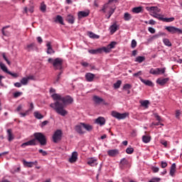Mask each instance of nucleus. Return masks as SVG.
I'll return each mask as SVG.
<instances>
[{
	"label": "nucleus",
	"instance_id": "obj_7",
	"mask_svg": "<svg viewBox=\"0 0 182 182\" xmlns=\"http://www.w3.org/2000/svg\"><path fill=\"white\" fill-rule=\"evenodd\" d=\"M117 43L116 41H112L107 47H102L105 53H110V50L113 49Z\"/></svg>",
	"mask_w": 182,
	"mask_h": 182
},
{
	"label": "nucleus",
	"instance_id": "obj_29",
	"mask_svg": "<svg viewBox=\"0 0 182 182\" xmlns=\"http://www.w3.org/2000/svg\"><path fill=\"white\" fill-rule=\"evenodd\" d=\"M132 12L134 14H140V12H143V6H138V7L133 8Z\"/></svg>",
	"mask_w": 182,
	"mask_h": 182
},
{
	"label": "nucleus",
	"instance_id": "obj_47",
	"mask_svg": "<svg viewBox=\"0 0 182 182\" xmlns=\"http://www.w3.org/2000/svg\"><path fill=\"white\" fill-rule=\"evenodd\" d=\"M28 82H29L28 80V77H23L21 80V83L22 85H23L24 86H26V85H28Z\"/></svg>",
	"mask_w": 182,
	"mask_h": 182
},
{
	"label": "nucleus",
	"instance_id": "obj_6",
	"mask_svg": "<svg viewBox=\"0 0 182 182\" xmlns=\"http://www.w3.org/2000/svg\"><path fill=\"white\" fill-rule=\"evenodd\" d=\"M62 130L60 129H57L53 135V143H59L60 140H62V135H63Z\"/></svg>",
	"mask_w": 182,
	"mask_h": 182
},
{
	"label": "nucleus",
	"instance_id": "obj_50",
	"mask_svg": "<svg viewBox=\"0 0 182 182\" xmlns=\"http://www.w3.org/2000/svg\"><path fill=\"white\" fill-rule=\"evenodd\" d=\"M149 73H150V75H158L157 68H156V69L151 68L150 70H149Z\"/></svg>",
	"mask_w": 182,
	"mask_h": 182
},
{
	"label": "nucleus",
	"instance_id": "obj_44",
	"mask_svg": "<svg viewBox=\"0 0 182 182\" xmlns=\"http://www.w3.org/2000/svg\"><path fill=\"white\" fill-rule=\"evenodd\" d=\"M133 153H134V149H133L132 146H129L126 149L127 154H133Z\"/></svg>",
	"mask_w": 182,
	"mask_h": 182
},
{
	"label": "nucleus",
	"instance_id": "obj_64",
	"mask_svg": "<svg viewBox=\"0 0 182 182\" xmlns=\"http://www.w3.org/2000/svg\"><path fill=\"white\" fill-rule=\"evenodd\" d=\"M37 41L41 44L43 42V40L42 39V37L38 36L37 37Z\"/></svg>",
	"mask_w": 182,
	"mask_h": 182
},
{
	"label": "nucleus",
	"instance_id": "obj_16",
	"mask_svg": "<svg viewBox=\"0 0 182 182\" xmlns=\"http://www.w3.org/2000/svg\"><path fill=\"white\" fill-rule=\"evenodd\" d=\"M107 154L109 157H116L119 154V149H110L107 151Z\"/></svg>",
	"mask_w": 182,
	"mask_h": 182
},
{
	"label": "nucleus",
	"instance_id": "obj_12",
	"mask_svg": "<svg viewBox=\"0 0 182 182\" xmlns=\"http://www.w3.org/2000/svg\"><path fill=\"white\" fill-rule=\"evenodd\" d=\"M139 79L141 80L142 83L146 85V86H149V87H154V83H153L151 80H144L141 77H139Z\"/></svg>",
	"mask_w": 182,
	"mask_h": 182
},
{
	"label": "nucleus",
	"instance_id": "obj_24",
	"mask_svg": "<svg viewBox=\"0 0 182 182\" xmlns=\"http://www.w3.org/2000/svg\"><path fill=\"white\" fill-rule=\"evenodd\" d=\"M95 103H97V105H100V103H103L105 102V100L99 96H94L92 98Z\"/></svg>",
	"mask_w": 182,
	"mask_h": 182
},
{
	"label": "nucleus",
	"instance_id": "obj_51",
	"mask_svg": "<svg viewBox=\"0 0 182 182\" xmlns=\"http://www.w3.org/2000/svg\"><path fill=\"white\" fill-rule=\"evenodd\" d=\"M136 46H137V41H136V40H132L131 43V48H132V49H134Z\"/></svg>",
	"mask_w": 182,
	"mask_h": 182
},
{
	"label": "nucleus",
	"instance_id": "obj_42",
	"mask_svg": "<svg viewBox=\"0 0 182 182\" xmlns=\"http://www.w3.org/2000/svg\"><path fill=\"white\" fill-rule=\"evenodd\" d=\"M151 16H153V18H156V19H159V21H163V16H161V15L154 12V14L151 15Z\"/></svg>",
	"mask_w": 182,
	"mask_h": 182
},
{
	"label": "nucleus",
	"instance_id": "obj_3",
	"mask_svg": "<svg viewBox=\"0 0 182 182\" xmlns=\"http://www.w3.org/2000/svg\"><path fill=\"white\" fill-rule=\"evenodd\" d=\"M54 70H62L63 69V59L57 58L53 62Z\"/></svg>",
	"mask_w": 182,
	"mask_h": 182
},
{
	"label": "nucleus",
	"instance_id": "obj_18",
	"mask_svg": "<svg viewBox=\"0 0 182 182\" xmlns=\"http://www.w3.org/2000/svg\"><path fill=\"white\" fill-rule=\"evenodd\" d=\"M47 46V53L48 55H52V53H55V50H53V48H52V43L48 42L46 44Z\"/></svg>",
	"mask_w": 182,
	"mask_h": 182
},
{
	"label": "nucleus",
	"instance_id": "obj_32",
	"mask_svg": "<svg viewBox=\"0 0 182 182\" xmlns=\"http://www.w3.org/2000/svg\"><path fill=\"white\" fill-rule=\"evenodd\" d=\"M146 11H156V12H160V9L157 6H151V7H146Z\"/></svg>",
	"mask_w": 182,
	"mask_h": 182
},
{
	"label": "nucleus",
	"instance_id": "obj_20",
	"mask_svg": "<svg viewBox=\"0 0 182 182\" xmlns=\"http://www.w3.org/2000/svg\"><path fill=\"white\" fill-rule=\"evenodd\" d=\"M54 22H55V23H60V25H65V22H63V17L60 15L56 16Z\"/></svg>",
	"mask_w": 182,
	"mask_h": 182
},
{
	"label": "nucleus",
	"instance_id": "obj_43",
	"mask_svg": "<svg viewBox=\"0 0 182 182\" xmlns=\"http://www.w3.org/2000/svg\"><path fill=\"white\" fill-rule=\"evenodd\" d=\"M0 68L3 70V72H5L6 73H8L9 70H8V68H6V65L5 64L0 63Z\"/></svg>",
	"mask_w": 182,
	"mask_h": 182
},
{
	"label": "nucleus",
	"instance_id": "obj_21",
	"mask_svg": "<svg viewBox=\"0 0 182 182\" xmlns=\"http://www.w3.org/2000/svg\"><path fill=\"white\" fill-rule=\"evenodd\" d=\"M132 86L130 84H124L122 87V90L124 92H127V95H130L131 91L130 89H132Z\"/></svg>",
	"mask_w": 182,
	"mask_h": 182
},
{
	"label": "nucleus",
	"instance_id": "obj_63",
	"mask_svg": "<svg viewBox=\"0 0 182 182\" xmlns=\"http://www.w3.org/2000/svg\"><path fill=\"white\" fill-rule=\"evenodd\" d=\"M161 144L164 146V147H167V141H166V140L161 141Z\"/></svg>",
	"mask_w": 182,
	"mask_h": 182
},
{
	"label": "nucleus",
	"instance_id": "obj_53",
	"mask_svg": "<svg viewBox=\"0 0 182 182\" xmlns=\"http://www.w3.org/2000/svg\"><path fill=\"white\" fill-rule=\"evenodd\" d=\"M38 153L42 154V156H48V152L46 151H44L43 149H39Z\"/></svg>",
	"mask_w": 182,
	"mask_h": 182
},
{
	"label": "nucleus",
	"instance_id": "obj_9",
	"mask_svg": "<svg viewBox=\"0 0 182 182\" xmlns=\"http://www.w3.org/2000/svg\"><path fill=\"white\" fill-rule=\"evenodd\" d=\"M65 21L68 23L73 25V23H75V21H76V18H75V16L72 14H68L65 17Z\"/></svg>",
	"mask_w": 182,
	"mask_h": 182
},
{
	"label": "nucleus",
	"instance_id": "obj_14",
	"mask_svg": "<svg viewBox=\"0 0 182 182\" xmlns=\"http://www.w3.org/2000/svg\"><path fill=\"white\" fill-rule=\"evenodd\" d=\"M95 123L100 126H105L106 124V119L103 117H99L95 119Z\"/></svg>",
	"mask_w": 182,
	"mask_h": 182
},
{
	"label": "nucleus",
	"instance_id": "obj_48",
	"mask_svg": "<svg viewBox=\"0 0 182 182\" xmlns=\"http://www.w3.org/2000/svg\"><path fill=\"white\" fill-rule=\"evenodd\" d=\"M1 33L4 35V36L9 37L11 36V33L8 31L4 30V28L1 29Z\"/></svg>",
	"mask_w": 182,
	"mask_h": 182
},
{
	"label": "nucleus",
	"instance_id": "obj_2",
	"mask_svg": "<svg viewBox=\"0 0 182 182\" xmlns=\"http://www.w3.org/2000/svg\"><path fill=\"white\" fill-rule=\"evenodd\" d=\"M34 139H32L26 142L23 143L21 147L25 149L27 146H37L36 141L40 143L41 146H46L48 144V139L46 136L42 132H35L33 134Z\"/></svg>",
	"mask_w": 182,
	"mask_h": 182
},
{
	"label": "nucleus",
	"instance_id": "obj_33",
	"mask_svg": "<svg viewBox=\"0 0 182 182\" xmlns=\"http://www.w3.org/2000/svg\"><path fill=\"white\" fill-rule=\"evenodd\" d=\"M151 137L149 136L144 135L142 136V141L145 144L150 143Z\"/></svg>",
	"mask_w": 182,
	"mask_h": 182
},
{
	"label": "nucleus",
	"instance_id": "obj_54",
	"mask_svg": "<svg viewBox=\"0 0 182 182\" xmlns=\"http://www.w3.org/2000/svg\"><path fill=\"white\" fill-rule=\"evenodd\" d=\"M154 116L155 119H156V120L158 122H161V117H160V115H159V114L154 113Z\"/></svg>",
	"mask_w": 182,
	"mask_h": 182
},
{
	"label": "nucleus",
	"instance_id": "obj_55",
	"mask_svg": "<svg viewBox=\"0 0 182 182\" xmlns=\"http://www.w3.org/2000/svg\"><path fill=\"white\" fill-rule=\"evenodd\" d=\"M2 56H3V58L4 59V60H6V63H8V65H11V61H9V60H8V58H6L5 53H4L2 54Z\"/></svg>",
	"mask_w": 182,
	"mask_h": 182
},
{
	"label": "nucleus",
	"instance_id": "obj_5",
	"mask_svg": "<svg viewBox=\"0 0 182 182\" xmlns=\"http://www.w3.org/2000/svg\"><path fill=\"white\" fill-rule=\"evenodd\" d=\"M165 29L170 33H172V35H174L175 33H178V35H182V30L175 26H166Z\"/></svg>",
	"mask_w": 182,
	"mask_h": 182
},
{
	"label": "nucleus",
	"instance_id": "obj_60",
	"mask_svg": "<svg viewBox=\"0 0 182 182\" xmlns=\"http://www.w3.org/2000/svg\"><path fill=\"white\" fill-rule=\"evenodd\" d=\"M148 31L150 32V33H156V29H154L153 27H149Z\"/></svg>",
	"mask_w": 182,
	"mask_h": 182
},
{
	"label": "nucleus",
	"instance_id": "obj_62",
	"mask_svg": "<svg viewBox=\"0 0 182 182\" xmlns=\"http://www.w3.org/2000/svg\"><path fill=\"white\" fill-rule=\"evenodd\" d=\"M28 80H35L36 77L34 75H28L27 77Z\"/></svg>",
	"mask_w": 182,
	"mask_h": 182
},
{
	"label": "nucleus",
	"instance_id": "obj_8",
	"mask_svg": "<svg viewBox=\"0 0 182 182\" xmlns=\"http://www.w3.org/2000/svg\"><path fill=\"white\" fill-rule=\"evenodd\" d=\"M170 80V78H161L159 77L156 80L157 85H159V86H166V84Z\"/></svg>",
	"mask_w": 182,
	"mask_h": 182
},
{
	"label": "nucleus",
	"instance_id": "obj_26",
	"mask_svg": "<svg viewBox=\"0 0 182 182\" xmlns=\"http://www.w3.org/2000/svg\"><path fill=\"white\" fill-rule=\"evenodd\" d=\"M112 2H117V0H108V3L105 4L101 11L104 12V14H106V9L109 8V4H112Z\"/></svg>",
	"mask_w": 182,
	"mask_h": 182
},
{
	"label": "nucleus",
	"instance_id": "obj_58",
	"mask_svg": "<svg viewBox=\"0 0 182 182\" xmlns=\"http://www.w3.org/2000/svg\"><path fill=\"white\" fill-rule=\"evenodd\" d=\"M8 75H10L11 76H12L13 77H18V74L15 73H12L11 71H9L7 73Z\"/></svg>",
	"mask_w": 182,
	"mask_h": 182
},
{
	"label": "nucleus",
	"instance_id": "obj_4",
	"mask_svg": "<svg viewBox=\"0 0 182 182\" xmlns=\"http://www.w3.org/2000/svg\"><path fill=\"white\" fill-rule=\"evenodd\" d=\"M111 114H112V117H114L115 119H117L118 120H124V119L129 117V112L120 113V112H117L116 111H112Z\"/></svg>",
	"mask_w": 182,
	"mask_h": 182
},
{
	"label": "nucleus",
	"instance_id": "obj_28",
	"mask_svg": "<svg viewBox=\"0 0 182 182\" xmlns=\"http://www.w3.org/2000/svg\"><path fill=\"white\" fill-rule=\"evenodd\" d=\"M87 35H88L89 38H91V39H99V38H100V36H99L97 34H95V33H93L92 31H88Z\"/></svg>",
	"mask_w": 182,
	"mask_h": 182
},
{
	"label": "nucleus",
	"instance_id": "obj_46",
	"mask_svg": "<svg viewBox=\"0 0 182 182\" xmlns=\"http://www.w3.org/2000/svg\"><path fill=\"white\" fill-rule=\"evenodd\" d=\"M174 17H171V18H162V21L163 22H173L174 21Z\"/></svg>",
	"mask_w": 182,
	"mask_h": 182
},
{
	"label": "nucleus",
	"instance_id": "obj_23",
	"mask_svg": "<svg viewBox=\"0 0 182 182\" xmlns=\"http://www.w3.org/2000/svg\"><path fill=\"white\" fill-rule=\"evenodd\" d=\"M38 47L36 46V43H32L31 44L27 45L26 50L28 52H31V50H35V49H37Z\"/></svg>",
	"mask_w": 182,
	"mask_h": 182
},
{
	"label": "nucleus",
	"instance_id": "obj_19",
	"mask_svg": "<svg viewBox=\"0 0 182 182\" xmlns=\"http://www.w3.org/2000/svg\"><path fill=\"white\" fill-rule=\"evenodd\" d=\"M77 161V152L74 151L72 154L71 157L69 159L70 163H75Z\"/></svg>",
	"mask_w": 182,
	"mask_h": 182
},
{
	"label": "nucleus",
	"instance_id": "obj_13",
	"mask_svg": "<svg viewBox=\"0 0 182 182\" xmlns=\"http://www.w3.org/2000/svg\"><path fill=\"white\" fill-rule=\"evenodd\" d=\"M82 127H83L82 122L75 125V130L78 133V134H85V132L82 129Z\"/></svg>",
	"mask_w": 182,
	"mask_h": 182
},
{
	"label": "nucleus",
	"instance_id": "obj_56",
	"mask_svg": "<svg viewBox=\"0 0 182 182\" xmlns=\"http://www.w3.org/2000/svg\"><path fill=\"white\" fill-rule=\"evenodd\" d=\"M167 166H168V164L166 161H162L161 162V168H166V167H167Z\"/></svg>",
	"mask_w": 182,
	"mask_h": 182
},
{
	"label": "nucleus",
	"instance_id": "obj_15",
	"mask_svg": "<svg viewBox=\"0 0 182 182\" xmlns=\"http://www.w3.org/2000/svg\"><path fill=\"white\" fill-rule=\"evenodd\" d=\"M95 75L91 73H87L85 74V80L87 82H93L95 80Z\"/></svg>",
	"mask_w": 182,
	"mask_h": 182
},
{
	"label": "nucleus",
	"instance_id": "obj_1",
	"mask_svg": "<svg viewBox=\"0 0 182 182\" xmlns=\"http://www.w3.org/2000/svg\"><path fill=\"white\" fill-rule=\"evenodd\" d=\"M51 97L55 101L54 103H51L50 107L58 113L60 116L63 117L68 114V112L66 109H64L65 105H72L73 103V98L70 95H66L65 97H62L59 94H53Z\"/></svg>",
	"mask_w": 182,
	"mask_h": 182
},
{
	"label": "nucleus",
	"instance_id": "obj_41",
	"mask_svg": "<svg viewBox=\"0 0 182 182\" xmlns=\"http://www.w3.org/2000/svg\"><path fill=\"white\" fill-rule=\"evenodd\" d=\"M156 70L158 72L157 75H164V73H166V68H157Z\"/></svg>",
	"mask_w": 182,
	"mask_h": 182
},
{
	"label": "nucleus",
	"instance_id": "obj_36",
	"mask_svg": "<svg viewBox=\"0 0 182 182\" xmlns=\"http://www.w3.org/2000/svg\"><path fill=\"white\" fill-rule=\"evenodd\" d=\"M141 105L143 107H145V109H148L149 105H150V101L149 100H144L141 102Z\"/></svg>",
	"mask_w": 182,
	"mask_h": 182
},
{
	"label": "nucleus",
	"instance_id": "obj_59",
	"mask_svg": "<svg viewBox=\"0 0 182 182\" xmlns=\"http://www.w3.org/2000/svg\"><path fill=\"white\" fill-rule=\"evenodd\" d=\"M80 65H82L83 68H87L90 66V64H89V63H87V62H81Z\"/></svg>",
	"mask_w": 182,
	"mask_h": 182
},
{
	"label": "nucleus",
	"instance_id": "obj_61",
	"mask_svg": "<svg viewBox=\"0 0 182 182\" xmlns=\"http://www.w3.org/2000/svg\"><path fill=\"white\" fill-rule=\"evenodd\" d=\"M48 123H49V121H43L42 123H41V127H45V126H46V124H48Z\"/></svg>",
	"mask_w": 182,
	"mask_h": 182
},
{
	"label": "nucleus",
	"instance_id": "obj_45",
	"mask_svg": "<svg viewBox=\"0 0 182 182\" xmlns=\"http://www.w3.org/2000/svg\"><path fill=\"white\" fill-rule=\"evenodd\" d=\"M22 95H23V92H16L13 93V96L14 97V99H16L21 96H22Z\"/></svg>",
	"mask_w": 182,
	"mask_h": 182
},
{
	"label": "nucleus",
	"instance_id": "obj_40",
	"mask_svg": "<svg viewBox=\"0 0 182 182\" xmlns=\"http://www.w3.org/2000/svg\"><path fill=\"white\" fill-rule=\"evenodd\" d=\"M34 117H36V119H38V120H41V119H43V115H42V114L39 113V112L36 111L34 112Z\"/></svg>",
	"mask_w": 182,
	"mask_h": 182
},
{
	"label": "nucleus",
	"instance_id": "obj_39",
	"mask_svg": "<svg viewBox=\"0 0 182 182\" xmlns=\"http://www.w3.org/2000/svg\"><path fill=\"white\" fill-rule=\"evenodd\" d=\"M120 86H122V80H119L115 83H114L113 87L114 89H119Z\"/></svg>",
	"mask_w": 182,
	"mask_h": 182
},
{
	"label": "nucleus",
	"instance_id": "obj_38",
	"mask_svg": "<svg viewBox=\"0 0 182 182\" xmlns=\"http://www.w3.org/2000/svg\"><path fill=\"white\" fill-rule=\"evenodd\" d=\"M23 166H25L26 167H33V164H32V161L28 162L26 160L23 159Z\"/></svg>",
	"mask_w": 182,
	"mask_h": 182
},
{
	"label": "nucleus",
	"instance_id": "obj_52",
	"mask_svg": "<svg viewBox=\"0 0 182 182\" xmlns=\"http://www.w3.org/2000/svg\"><path fill=\"white\" fill-rule=\"evenodd\" d=\"M41 12H46V5L43 3L41 4Z\"/></svg>",
	"mask_w": 182,
	"mask_h": 182
},
{
	"label": "nucleus",
	"instance_id": "obj_57",
	"mask_svg": "<svg viewBox=\"0 0 182 182\" xmlns=\"http://www.w3.org/2000/svg\"><path fill=\"white\" fill-rule=\"evenodd\" d=\"M151 170L153 173H159V171L160 170V168H159V167L157 166H152Z\"/></svg>",
	"mask_w": 182,
	"mask_h": 182
},
{
	"label": "nucleus",
	"instance_id": "obj_27",
	"mask_svg": "<svg viewBox=\"0 0 182 182\" xmlns=\"http://www.w3.org/2000/svg\"><path fill=\"white\" fill-rule=\"evenodd\" d=\"M176 163L172 164V165L171 166L170 172H169V174L170 176H171V177H174V174L176 173Z\"/></svg>",
	"mask_w": 182,
	"mask_h": 182
},
{
	"label": "nucleus",
	"instance_id": "obj_10",
	"mask_svg": "<svg viewBox=\"0 0 182 182\" xmlns=\"http://www.w3.org/2000/svg\"><path fill=\"white\" fill-rule=\"evenodd\" d=\"M90 15V11H81L77 13V16L79 19H82V18H87V16H89Z\"/></svg>",
	"mask_w": 182,
	"mask_h": 182
},
{
	"label": "nucleus",
	"instance_id": "obj_30",
	"mask_svg": "<svg viewBox=\"0 0 182 182\" xmlns=\"http://www.w3.org/2000/svg\"><path fill=\"white\" fill-rule=\"evenodd\" d=\"M7 135L9 141H12V140H14V134H12V129H9L7 130Z\"/></svg>",
	"mask_w": 182,
	"mask_h": 182
},
{
	"label": "nucleus",
	"instance_id": "obj_22",
	"mask_svg": "<svg viewBox=\"0 0 182 182\" xmlns=\"http://www.w3.org/2000/svg\"><path fill=\"white\" fill-rule=\"evenodd\" d=\"M110 29V33H112V35H113V33H114V32H116L117 31H118L119 29V26H117V23L116 22H114L109 28Z\"/></svg>",
	"mask_w": 182,
	"mask_h": 182
},
{
	"label": "nucleus",
	"instance_id": "obj_37",
	"mask_svg": "<svg viewBox=\"0 0 182 182\" xmlns=\"http://www.w3.org/2000/svg\"><path fill=\"white\" fill-rule=\"evenodd\" d=\"M132 19V14H129L128 12L124 13V21H130Z\"/></svg>",
	"mask_w": 182,
	"mask_h": 182
},
{
	"label": "nucleus",
	"instance_id": "obj_17",
	"mask_svg": "<svg viewBox=\"0 0 182 182\" xmlns=\"http://www.w3.org/2000/svg\"><path fill=\"white\" fill-rule=\"evenodd\" d=\"M87 164H88L91 167H96V166H97V159L95 158H91L87 161Z\"/></svg>",
	"mask_w": 182,
	"mask_h": 182
},
{
	"label": "nucleus",
	"instance_id": "obj_49",
	"mask_svg": "<svg viewBox=\"0 0 182 182\" xmlns=\"http://www.w3.org/2000/svg\"><path fill=\"white\" fill-rule=\"evenodd\" d=\"M160 36H161V34H155L154 36H153L152 37H151L148 41L150 42V41H154V39H157L159 38H160Z\"/></svg>",
	"mask_w": 182,
	"mask_h": 182
},
{
	"label": "nucleus",
	"instance_id": "obj_35",
	"mask_svg": "<svg viewBox=\"0 0 182 182\" xmlns=\"http://www.w3.org/2000/svg\"><path fill=\"white\" fill-rule=\"evenodd\" d=\"M119 164H121L122 167H124V166H127L129 164V161L126 159V158H123L121 159Z\"/></svg>",
	"mask_w": 182,
	"mask_h": 182
},
{
	"label": "nucleus",
	"instance_id": "obj_34",
	"mask_svg": "<svg viewBox=\"0 0 182 182\" xmlns=\"http://www.w3.org/2000/svg\"><path fill=\"white\" fill-rule=\"evenodd\" d=\"M163 43L165 45V46H168V48L173 46V44H171V42L168 38H164Z\"/></svg>",
	"mask_w": 182,
	"mask_h": 182
},
{
	"label": "nucleus",
	"instance_id": "obj_11",
	"mask_svg": "<svg viewBox=\"0 0 182 182\" xmlns=\"http://www.w3.org/2000/svg\"><path fill=\"white\" fill-rule=\"evenodd\" d=\"M88 52L91 55H97V53H103V52H105V50L103 49V47H102L97 49L89 50Z\"/></svg>",
	"mask_w": 182,
	"mask_h": 182
},
{
	"label": "nucleus",
	"instance_id": "obj_25",
	"mask_svg": "<svg viewBox=\"0 0 182 182\" xmlns=\"http://www.w3.org/2000/svg\"><path fill=\"white\" fill-rule=\"evenodd\" d=\"M81 124L82 125V127L87 130V132H92V130H93V126L89 124L81 122Z\"/></svg>",
	"mask_w": 182,
	"mask_h": 182
},
{
	"label": "nucleus",
	"instance_id": "obj_31",
	"mask_svg": "<svg viewBox=\"0 0 182 182\" xmlns=\"http://www.w3.org/2000/svg\"><path fill=\"white\" fill-rule=\"evenodd\" d=\"M146 60V57L144 56H138L135 58L134 62H137V63H143Z\"/></svg>",
	"mask_w": 182,
	"mask_h": 182
}]
</instances>
